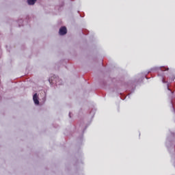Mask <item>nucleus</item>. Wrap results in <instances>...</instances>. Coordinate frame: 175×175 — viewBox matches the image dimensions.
Here are the masks:
<instances>
[{"mask_svg": "<svg viewBox=\"0 0 175 175\" xmlns=\"http://www.w3.org/2000/svg\"><path fill=\"white\" fill-rule=\"evenodd\" d=\"M67 32L68 30L66 29V27H62L59 31V35H66Z\"/></svg>", "mask_w": 175, "mask_h": 175, "instance_id": "nucleus-1", "label": "nucleus"}, {"mask_svg": "<svg viewBox=\"0 0 175 175\" xmlns=\"http://www.w3.org/2000/svg\"><path fill=\"white\" fill-rule=\"evenodd\" d=\"M33 100L35 103V105H39V97H38V94H35L33 96Z\"/></svg>", "mask_w": 175, "mask_h": 175, "instance_id": "nucleus-2", "label": "nucleus"}, {"mask_svg": "<svg viewBox=\"0 0 175 175\" xmlns=\"http://www.w3.org/2000/svg\"><path fill=\"white\" fill-rule=\"evenodd\" d=\"M35 2H36V0H27L29 5H35Z\"/></svg>", "mask_w": 175, "mask_h": 175, "instance_id": "nucleus-3", "label": "nucleus"}, {"mask_svg": "<svg viewBox=\"0 0 175 175\" xmlns=\"http://www.w3.org/2000/svg\"><path fill=\"white\" fill-rule=\"evenodd\" d=\"M166 70H169V68H167Z\"/></svg>", "mask_w": 175, "mask_h": 175, "instance_id": "nucleus-4", "label": "nucleus"}]
</instances>
